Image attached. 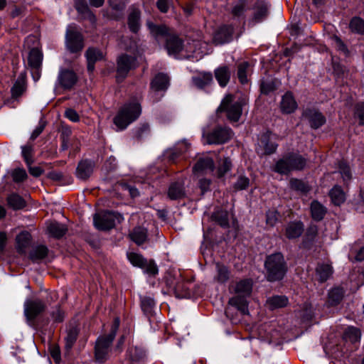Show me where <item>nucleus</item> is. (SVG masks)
Listing matches in <instances>:
<instances>
[{"mask_svg":"<svg viewBox=\"0 0 364 364\" xmlns=\"http://www.w3.org/2000/svg\"><path fill=\"white\" fill-rule=\"evenodd\" d=\"M289 185L291 189L304 194H306L311 191V186L301 179L291 178L289 181Z\"/></svg>","mask_w":364,"mask_h":364,"instance_id":"nucleus-54","label":"nucleus"},{"mask_svg":"<svg viewBox=\"0 0 364 364\" xmlns=\"http://www.w3.org/2000/svg\"><path fill=\"white\" fill-rule=\"evenodd\" d=\"M128 237L141 246L148 241V230L144 227L136 226L129 232Z\"/></svg>","mask_w":364,"mask_h":364,"instance_id":"nucleus-27","label":"nucleus"},{"mask_svg":"<svg viewBox=\"0 0 364 364\" xmlns=\"http://www.w3.org/2000/svg\"><path fill=\"white\" fill-rule=\"evenodd\" d=\"M214 75L221 87H226L231 77V70L230 66L224 65L218 67L215 70Z\"/></svg>","mask_w":364,"mask_h":364,"instance_id":"nucleus-29","label":"nucleus"},{"mask_svg":"<svg viewBox=\"0 0 364 364\" xmlns=\"http://www.w3.org/2000/svg\"><path fill=\"white\" fill-rule=\"evenodd\" d=\"M215 162L213 158L208 156H199L194 166L193 172L194 173H205L208 171L213 172L215 170Z\"/></svg>","mask_w":364,"mask_h":364,"instance_id":"nucleus-19","label":"nucleus"},{"mask_svg":"<svg viewBox=\"0 0 364 364\" xmlns=\"http://www.w3.org/2000/svg\"><path fill=\"white\" fill-rule=\"evenodd\" d=\"M318 228L315 224H311L306 230L300 244V248L306 251L318 252L320 245H317Z\"/></svg>","mask_w":364,"mask_h":364,"instance_id":"nucleus-13","label":"nucleus"},{"mask_svg":"<svg viewBox=\"0 0 364 364\" xmlns=\"http://www.w3.org/2000/svg\"><path fill=\"white\" fill-rule=\"evenodd\" d=\"M32 237L28 231H22L16 237V249L18 254L25 255L26 249L30 246Z\"/></svg>","mask_w":364,"mask_h":364,"instance_id":"nucleus-28","label":"nucleus"},{"mask_svg":"<svg viewBox=\"0 0 364 364\" xmlns=\"http://www.w3.org/2000/svg\"><path fill=\"white\" fill-rule=\"evenodd\" d=\"M95 165V162L92 160H81L76 168V176L80 180H87L93 173Z\"/></svg>","mask_w":364,"mask_h":364,"instance_id":"nucleus-24","label":"nucleus"},{"mask_svg":"<svg viewBox=\"0 0 364 364\" xmlns=\"http://www.w3.org/2000/svg\"><path fill=\"white\" fill-rule=\"evenodd\" d=\"M43 58V53L38 48H33L29 51L28 64L31 69L36 70V80L40 77L39 70L42 65Z\"/></svg>","mask_w":364,"mask_h":364,"instance_id":"nucleus-23","label":"nucleus"},{"mask_svg":"<svg viewBox=\"0 0 364 364\" xmlns=\"http://www.w3.org/2000/svg\"><path fill=\"white\" fill-rule=\"evenodd\" d=\"M26 90V77L23 74H21L11 89V97L16 99L21 96Z\"/></svg>","mask_w":364,"mask_h":364,"instance_id":"nucleus-39","label":"nucleus"},{"mask_svg":"<svg viewBox=\"0 0 364 364\" xmlns=\"http://www.w3.org/2000/svg\"><path fill=\"white\" fill-rule=\"evenodd\" d=\"M310 212L312 219L321 221L327 213V208L317 200H314L310 204Z\"/></svg>","mask_w":364,"mask_h":364,"instance_id":"nucleus-34","label":"nucleus"},{"mask_svg":"<svg viewBox=\"0 0 364 364\" xmlns=\"http://www.w3.org/2000/svg\"><path fill=\"white\" fill-rule=\"evenodd\" d=\"M355 117L358 118L359 124L364 125V102H358L355 105Z\"/></svg>","mask_w":364,"mask_h":364,"instance_id":"nucleus-63","label":"nucleus"},{"mask_svg":"<svg viewBox=\"0 0 364 364\" xmlns=\"http://www.w3.org/2000/svg\"><path fill=\"white\" fill-rule=\"evenodd\" d=\"M252 21L255 23L263 21L269 15V4L263 0H257L252 7Z\"/></svg>","mask_w":364,"mask_h":364,"instance_id":"nucleus-21","label":"nucleus"},{"mask_svg":"<svg viewBox=\"0 0 364 364\" xmlns=\"http://www.w3.org/2000/svg\"><path fill=\"white\" fill-rule=\"evenodd\" d=\"M272 132L267 129L261 133L255 150L259 156H269L274 154L278 148V144L271 140Z\"/></svg>","mask_w":364,"mask_h":364,"instance_id":"nucleus-11","label":"nucleus"},{"mask_svg":"<svg viewBox=\"0 0 364 364\" xmlns=\"http://www.w3.org/2000/svg\"><path fill=\"white\" fill-rule=\"evenodd\" d=\"M297 107L298 105L292 92H286L282 97V100L279 103L281 112L282 114H289L294 112Z\"/></svg>","mask_w":364,"mask_h":364,"instance_id":"nucleus-20","label":"nucleus"},{"mask_svg":"<svg viewBox=\"0 0 364 364\" xmlns=\"http://www.w3.org/2000/svg\"><path fill=\"white\" fill-rule=\"evenodd\" d=\"M165 46L169 55H176L183 49V40L173 33L167 36Z\"/></svg>","mask_w":364,"mask_h":364,"instance_id":"nucleus-25","label":"nucleus"},{"mask_svg":"<svg viewBox=\"0 0 364 364\" xmlns=\"http://www.w3.org/2000/svg\"><path fill=\"white\" fill-rule=\"evenodd\" d=\"M193 85L198 89H204L213 82V75L210 72H201L192 77Z\"/></svg>","mask_w":364,"mask_h":364,"instance_id":"nucleus-36","label":"nucleus"},{"mask_svg":"<svg viewBox=\"0 0 364 364\" xmlns=\"http://www.w3.org/2000/svg\"><path fill=\"white\" fill-rule=\"evenodd\" d=\"M189 284L183 279L177 281L173 287V292L176 297L179 299L189 298L191 296Z\"/></svg>","mask_w":364,"mask_h":364,"instance_id":"nucleus-37","label":"nucleus"},{"mask_svg":"<svg viewBox=\"0 0 364 364\" xmlns=\"http://www.w3.org/2000/svg\"><path fill=\"white\" fill-rule=\"evenodd\" d=\"M50 316L55 323H62L65 318V313L59 305L55 306Z\"/></svg>","mask_w":364,"mask_h":364,"instance_id":"nucleus-64","label":"nucleus"},{"mask_svg":"<svg viewBox=\"0 0 364 364\" xmlns=\"http://www.w3.org/2000/svg\"><path fill=\"white\" fill-rule=\"evenodd\" d=\"M79 332V328L76 326H72L68 330L67 336L65 338V348L67 352H69L73 347L78 338Z\"/></svg>","mask_w":364,"mask_h":364,"instance_id":"nucleus-50","label":"nucleus"},{"mask_svg":"<svg viewBox=\"0 0 364 364\" xmlns=\"http://www.w3.org/2000/svg\"><path fill=\"white\" fill-rule=\"evenodd\" d=\"M339 173L343 181L346 182L351 179V171L349 166L345 161H340L338 164Z\"/></svg>","mask_w":364,"mask_h":364,"instance_id":"nucleus-60","label":"nucleus"},{"mask_svg":"<svg viewBox=\"0 0 364 364\" xmlns=\"http://www.w3.org/2000/svg\"><path fill=\"white\" fill-rule=\"evenodd\" d=\"M150 133V126L148 123H143L138 127L134 132V138L141 141Z\"/></svg>","mask_w":364,"mask_h":364,"instance_id":"nucleus-57","label":"nucleus"},{"mask_svg":"<svg viewBox=\"0 0 364 364\" xmlns=\"http://www.w3.org/2000/svg\"><path fill=\"white\" fill-rule=\"evenodd\" d=\"M246 103L247 100L245 97H240L237 100H235L233 95L228 94L222 100L216 112L218 114L225 113L228 120L232 123L237 122L242 116V108Z\"/></svg>","mask_w":364,"mask_h":364,"instance_id":"nucleus-4","label":"nucleus"},{"mask_svg":"<svg viewBox=\"0 0 364 364\" xmlns=\"http://www.w3.org/2000/svg\"><path fill=\"white\" fill-rule=\"evenodd\" d=\"M169 85L168 76L163 73H159L151 82V88L156 91H165Z\"/></svg>","mask_w":364,"mask_h":364,"instance_id":"nucleus-31","label":"nucleus"},{"mask_svg":"<svg viewBox=\"0 0 364 364\" xmlns=\"http://www.w3.org/2000/svg\"><path fill=\"white\" fill-rule=\"evenodd\" d=\"M316 275L318 276L320 282H324L328 279L333 273V268L331 264L326 263H318L316 268Z\"/></svg>","mask_w":364,"mask_h":364,"instance_id":"nucleus-47","label":"nucleus"},{"mask_svg":"<svg viewBox=\"0 0 364 364\" xmlns=\"http://www.w3.org/2000/svg\"><path fill=\"white\" fill-rule=\"evenodd\" d=\"M78 81V77L76 73L68 68H62L60 70L57 86L64 90H71Z\"/></svg>","mask_w":364,"mask_h":364,"instance_id":"nucleus-15","label":"nucleus"},{"mask_svg":"<svg viewBox=\"0 0 364 364\" xmlns=\"http://www.w3.org/2000/svg\"><path fill=\"white\" fill-rule=\"evenodd\" d=\"M129 358L134 362L143 360L146 356L145 351L139 347H132L128 350Z\"/></svg>","mask_w":364,"mask_h":364,"instance_id":"nucleus-56","label":"nucleus"},{"mask_svg":"<svg viewBox=\"0 0 364 364\" xmlns=\"http://www.w3.org/2000/svg\"><path fill=\"white\" fill-rule=\"evenodd\" d=\"M345 290L343 287H336L331 289L328 294L327 304L328 306H335L339 304L343 300Z\"/></svg>","mask_w":364,"mask_h":364,"instance_id":"nucleus-35","label":"nucleus"},{"mask_svg":"<svg viewBox=\"0 0 364 364\" xmlns=\"http://www.w3.org/2000/svg\"><path fill=\"white\" fill-rule=\"evenodd\" d=\"M360 331L359 328L349 326L348 327L343 335V339L346 342H350L352 344L356 343L360 341Z\"/></svg>","mask_w":364,"mask_h":364,"instance_id":"nucleus-48","label":"nucleus"},{"mask_svg":"<svg viewBox=\"0 0 364 364\" xmlns=\"http://www.w3.org/2000/svg\"><path fill=\"white\" fill-rule=\"evenodd\" d=\"M114 338L108 335H102L97 338L94 347V356L97 363H104L109 358V348Z\"/></svg>","mask_w":364,"mask_h":364,"instance_id":"nucleus-9","label":"nucleus"},{"mask_svg":"<svg viewBox=\"0 0 364 364\" xmlns=\"http://www.w3.org/2000/svg\"><path fill=\"white\" fill-rule=\"evenodd\" d=\"M45 302L39 299L27 300L24 304V314L31 326H36V319L46 310Z\"/></svg>","mask_w":364,"mask_h":364,"instance_id":"nucleus-8","label":"nucleus"},{"mask_svg":"<svg viewBox=\"0 0 364 364\" xmlns=\"http://www.w3.org/2000/svg\"><path fill=\"white\" fill-rule=\"evenodd\" d=\"M234 27L232 25L223 24L214 32L213 42L215 45H221L230 42L233 38Z\"/></svg>","mask_w":364,"mask_h":364,"instance_id":"nucleus-16","label":"nucleus"},{"mask_svg":"<svg viewBox=\"0 0 364 364\" xmlns=\"http://www.w3.org/2000/svg\"><path fill=\"white\" fill-rule=\"evenodd\" d=\"M75 8L79 14L87 18L91 22L95 21V16L90 9L86 0H75Z\"/></svg>","mask_w":364,"mask_h":364,"instance_id":"nucleus-42","label":"nucleus"},{"mask_svg":"<svg viewBox=\"0 0 364 364\" xmlns=\"http://www.w3.org/2000/svg\"><path fill=\"white\" fill-rule=\"evenodd\" d=\"M232 131L230 128L218 126L211 132L203 134L208 144H223L228 142L232 137Z\"/></svg>","mask_w":364,"mask_h":364,"instance_id":"nucleus-12","label":"nucleus"},{"mask_svg":"<svg viewBox=\"0 0 364 364\" xmlns=\"http://www.w3.org/2000/svg\"><path fill=\"white\" fill-rule=\"evenodd\" d=\"M304 230V226L301 221H292L287 224L285 228V236L289 240L299 237Z\"/></svg>","mask_w":364,"mask_h":364,"instance_id":"nucleus-30","label":"nucleus"},{"mask_svg":"<svg viewBox=\"0 0 364 364\" xmlns=\"http://www.w3.org/2000/svg\"><path fill=\"white\" fill-rule=\"evenodd\" d=\"M48 231L51 237L55 239H60L67 233L68 228L65 225L58 222H53L48 225Z\"/></svg>","mask_w":364,"mask_h":364,"instance_id":"nucleus-41","label":"nucleus"},{"mask_svg":"<svg viewBox=\"0 0 364 364\" xmlns=\"http://www.w3.org/2000/svg\"><path fill=\"white\" fill-rule=\"evenodd\" d=\"M141 12L139 8L131 6L127 16V26L133 33H137L141 28Z\"/></svg>","mask_w":364,"mask_h":364,"instance_id":"nucleus-22","label":"nucleus"},{"mask_svg":"<svg viewBox=\"0 0 364 364\" xmlns=\"http://www.w3.org/2000/svg\"><path fill=\"white\" fill-rule=\"evenodd\" d=\"M141 114L140 100L136 97L130 99L120 107L113 119L114 124L120 130L136 121Z\"/></svg>","mask_w":364,"mask_h":364,"instance_id":"nucleus-2","label":"nucleus"},{"mask_svg":"<svg viewBox=\"0 0 364 364\" xmlns=\"http://www.w3.org/2000/svg\"><path fill=\"white\" fill-rule=\"evenodd\" d=\"M301 117L306 120L313 129H318L324 125L326 122V118L320 110L314 107L305 108L302 113Z\"/></svg>","mask_w":364,"mask_h":364,"instance_id":"nucleus-14","label":"nucleus"},{"mask_svg":"<svg viewBox=\"0 0 364 364\" xmlns=\"http://www.w3.org/2000/svg\"><path fill=\"white\" fill-rule=\"evenodd\" d=\"M156 302L154 298L149 296H140V306L144 314L147 317L154 315V309Z\"/></svg>","mask_w":364,"mask_h":364,"instance_id":"nucleus-40","label":"nucleus"},{"mask_svg":"<svg viewBox=\"0 0 364 364\" xmlns=\"http://www.w3.org/2000/svg\"><path fill=\"white\" fill-rule=\"evenodd\" d=\"M349 29L353 33L364 36V20L359 16L353 17L349 23Z\"/></svg>","mask_w":364,"mask_h":364,"instance_id":"nucleus-52","label":"nucleus"},{"mask_svg":"<svg viewBox=\"0 0 364 364\" xmlns=\"http://www.w3.org/2000/svg\"><path fill=\"white\" fill-rule=\"evenodd\" d=\"M127 258L133 266L144 269V272L150 276L154 277L159 272L154 259L147 260L142 255L136 252L128 253Z\"/></svg>","mask_w":364,"mask_h":364,"instance_id":"nucleus-10","label":"nucleus"},{"mask_svg":"<svg viewBox=\"0 0 364 364\" xmlns=\"http://www.w3.org/2000/svg\"><path fill=\"white\" fill-rule=\"evenodd\" d=\"M6 203L7 206L14 210H22L27 205L26 200L16 193H12L7 196Z\"/></svg>","mask_w":364,"mask_h":364,"instance_id":"nucleus-33","label":"nucleus"},{"mask_svg":"<svg viewBox=\"0 0 364 364\" xmlns=\"http://www.w3.org/2000/svg\"><path fill=\"white\" fill-rule=\"evenodd\" d=\"M33 149L31 145L22 146V156L26 165H29V164L33 163Z\"/></svg>","mask_w":364,"mask_h":364,"instance_id":"nucleus-62","label":"nucleus"},{"mask_svg":"<svg viewBox=\"0 0 364 364\" xmlns=\"http://www.w3.org/2000/svg\"><path fill=\"white\" fill-rule=\"evenodd\" d=\"M265 278L269 282L282 281L288 272V264L284 255L274 252L267 255L264 262Z\"/></svg>","mask_w":364,"mask_h":364,"instance_id":"nucleus-1","label":"nucleus"},{"mask_svg":"<svg viewBox=\"0 0 364 364\" xmlns=\"http://www.w3.org/2000/svg\"><path fill=\"white\" fill-rule=\"evenodd\" d=\"M95 227L101 231H107L112 229L115 226L114 218L109 211L102 215L95 214L93 217Z\"/></svg>","mask_w":364,"mask_h":364,"instance_id":"nucleus-17","label":"nucleus"},{"mask_svg":"<svg viewBox=\"0 0 364 364\" xmlns=\"http://www.w3.org/2000/svg\"><path fill=\"white\" fill-rule=\"evenodd\" d=\"M250 178L245 176L240 175L238 176L236 182L233 184V188L235 191L246 190L250 186Z\"/></svg>","mask_w":364,"mask_h":364,"instance_id":"nucleus-58","label":"nucleus"},{"mask_svg":"<svg viewBox=\"0 0 364 364\" xmlns=\"http://www.w3.org/2000/svg\"><path fill=\"white\" fill-rule=\"evenodd\" d=\"M280 85L281 82L275 77L263 79L259 85L260 92L264 95H268L269 93L277 90Z\"/></svg>","mask_w":364,"mask_h":364,"instance_id":"nucleus-32","label":"nucleus"},{"mask_svg":"<svg viewBox=\"0 0 364 364\" xmlns=\"http://www.w3.org/2000/svg\"><path fill=\"white\" fill-rule=\"evenodd\" d=\"M333 74L336 79L343 80L348 75V69L341 63L339 58H332Z\"/></svg>","mask_w":364,"mask_h":364,"instance_id":"nucleus-43","label":"nucleus"},{"mask_svg":"<svg viewBox=\"0 0 364 364\" xmlns=\"http://www.w3.org/2000/svg\"><path fill=\"white\" fill-rule=\"evenodd\" d=\"M252 281L250 279H242L237 282L234 288L235 296L228 301L230 306L235 307L242 314L248 313L247 298L252 294Z\"/></svg>","mask_w":364,"mask_h":364,"instance_id":"nucleus-5","label":"nucleus"},{"mask_svg":"<svg viewBox=\"0 0 364 364\" xmlns=\"http://www.w3.org/2000/svg\"><path fill=\"white\" fill-rule=\"evenodd\" d=\"M332 203L335 205H340L345 201V194L339 186H334L329 193Z\"/></svg>","mask_w":364,"mask_h":364,"instance_id":"nucleus-53","label":"nucleus"},{"mask_svg":"<svg viewBox=\"0 0 364 364\" xmlns=\"http://www.w3.org/2000/svg\"><path fill=\"white\" fill-rule=\"evenodd\" d=\"M211 220L218 224L223 228H228L229 218L228 213L225 210H218L211 215Z\"/></svg>","mask_w":364,"mask_h":364,"instance_id":"nucleus-45","label":"nucleus"},{"mask_svg":"<svg viewBox=\"0 0 364 364\" xmlns=\"http://www.w3.org/2000/svg\"><path fill=\"white\" fill-rule=\"evenodd\" d=\"M48 254V249L46 245H40L33 248L28 254V258L33 262H38L45 259Z\"/></svg>","mask_w":364,"mask_h":364,"instance_id":"nucleus-44","label":"nucleus"},{"mask_svg":"<svg viewBox=\"0 0 364 364\" xmlns=\"http://www.w3.org/2000/svg\"><path fill=\"white\" fill-rule=\"evenodd\" d=\"M232 167V160L230 157L226 156L220 159L216 170V176L218 178H222L229 172Z\"/></svg>","mask_w":364,"mask_h":364,"instance_id":"nucleus-49","label":"nucleus"},{"mask_svg":"<svg viewBox=\"0 0 364 364\" xmlns=\"http://www.w3.org/2000/svg\"><path fill=\"white\" fill-rule=\"evenodd\" d=\"M250 64L247 61H243L237 64V77L240 84L246 85L249 82L247 78L250 71Z\"/></svg>","mask_w":364,"mask_h":364,"instance_id":"nucleus-46","label":"nucleus"},{"mask_svg":"<svg viewBox=\"0 0 364 364\" xmlns=\"http://www.w3.org/2000/svg\"><path fill=\"white\" fill-rule=\"evenodd\" d=\"M65 46L71 53H80L84 46V37L75 26H69L65 33Z\"/></svg>","mask_w":364,"mask_h":364,"instance_id":"nucleus-7","label":"nucleus"},{"mask_svg":"<svg viewBox=\"0 0 364 364\" xmlns=\"http://www.w3.org/2000/svg\"><path fill=\"white\" fill-rule=\"evenodd\" d=\"M87 60V69L90 74H92L95 70V65L97 61L104 59L103 52L97 48L89 47L85 53Z\"/></svg>","mask_w":364,"mask_h":364,"instance_id":"nucleus-18","label":"nucleus"},{"mask_svg":"<svg viewBox=\"0 0 364 364\" xmlns=\"http://www.w3.org/2000/svg\"><path fill=\"white\" fill-rule=\"evenodd\" d=\"M167 196L171 200H181L186 197L184 183L175 181L169 185L167 191Z\"/></svg>","mask_w":364,"mask_h":364,"instance_id":"nucleus-26","label":"nucleus"},{"mask_svg":"<svg viewBox=\"0 0 364 364\" xmlns=\"http://www.w3.org/2000/svg\"><path fill=\"white\" fill-rule=\"evenodd\" d=\"M116 81L120 83L128 76L131 70L138 67L137 58L135 56L124 53L119 55L116 60Z\"/></svg>","mask_w":364,"mask_h":364,"instance_id":"nucleus-6","label":"nucleus"},{"mask_svg":"<svg viewBox=\"0 0 364 364\" xmlns=\"http://www.w3.org/2000/svg\"><path fill=\"white\" fill-rule=\"evenodd\" d=\"M11 177L15 183H21L24 181L28 176L26 171L21 168H14L11 172Z\"/></svg>","mask_w":364,"mask_h":364,"instance_id":"nucleus-61","label":"nucleus"},{"mask_svg":"<svg viewBox=\"0 0 364 364\" xmlns=\"http://www.w3.org/2000/svg\"><path fill=\"white\" fill-rule=\"evenodd\" d=\"M331 40L333 41L334 46L338 51L341 52L346 58L350 57V51L340 37L336 35H333L331 37Z\"/></svg>","mask_w":364,"mask_h":364,"instance_id":"nucleus-55","label":"nucleus"},{"mask_svg":"<svg viewBox=\"0 0 364 364\" xmlns=\"http://www.w3.org/2000/svg\"><path fill=\"white\" fill-rule=\"evenodd\" d=\"M279 213L274 209L269 210L266 213V223L270 227H274L279 220Z\"/></svg>","mask_w":364,"mask_h":364,"instance_id":"nucleus-59","label":"nucleus"},{"mask_svg":"<svg viewBox=\"0 0 364 364\" xmlns=\"http://www.w3.org/2000/svg\"><path fill=\"white\" fill-rule=\"evenodd\" d=\"M217 274L215 279L221 284L225 283L229 279L230 272L228 267L221 263H216L215 264Z\"/></svg>","mask_w":364,"mask_h":364,"instance_id":"nucleus-51","label":"nucleus"},{"mask_svg":"<svg viewBox=\"0 0 364 364\" xmlns=\"http://www.w3.org/2000/svg\"><path fill=\"white\" fill-rule=\"evenodd\" d=\"M307 159L298 151L286 153L272 168V171L281 175H289L293 171H302L305 168Z\"/></svg>","mask_w":364,"mask_h":364,"instance_id":"nucleus-3","label":"nucleus"},{"mask_svg":"<svg viewBox=\"0 0 364 364\" xmlns=\"http://www.w3.org/2000/svg\"><path fill=\"white\" fill-rule=\"evenodd\" d=\"M266 303L270 310H274L286 307L289 304V299L284 295H275L269 297Z\"/></svg>","mask_w":364,"mask_h":364,"instance_id":"nucleus-38","label":"nucleus"}]
</instances>
